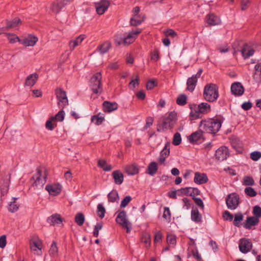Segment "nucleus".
<instances>
[{"mask_svg":"<svg viewBox=\"0 0 261 261\" xmlns=\"http://www.w3.org/2000/svg\"><path fill=\"white\" fill-rule=\"evenodd\" d=\"M177 120V113L175 111L166 113L158 121L157 131L164 132L172 129L176 123Z\"/></svg>","mask_w":261,"mask_h":261,"instance_id":"f257e3e1","label":"nucleus"},{"mask_svg":"<svg viewBox=\"0 0 261 261\" xmlns=\"http://www.w3.org/2000/svg\"><path fill=\"white\" fill-rule=\"evenodd\" d=\"M191 112L190 118L191 120L201 118L202 116L211 112V106L206 102H202L198 105H192L190 106Z\"/></svg>","mask_w":261,"mask_h":261,"instance_id":"f03ea898","label":"nucleus"},{"mask_svg":"<svg viewBox=\"0 0 261 261\" xmlns=\"http://www.w3.org/2000/svg\"><path fill=\"white\" fill-rule=\"evenodd\" d=\"M222 121L218 119L210 118L200 121L199 127L207 133L215 134L221 127Z\"/></svg>","mask_w":261,"mask_h":261,"instance_id":"7ed1b4c3","label":"nucleus"},{"mask_svg":"<svg viewBox=\"0 0 261 261\" xmlns=\"http://www.w3.org/2000/svg\"><path fill=\"white\" fill-rule=\"evenodd\" d=\"M219 97L218 87L216 84H209L205 86L203 90V97L208 102L216 101Z\"/></svg>","mask_w":261,"mask_h":261,"instance_id":"20e7f679","label":"nucleus"},{"mask_svg":"<svg viewBox=\"0 0 261 261\" xmlns=\"http://www.w3.org/2000/svg\"><path fill=\"white\" fill-rule=\"evenodd\" d=\"M47 174L45 172L42 173L40 169L37 168L36 173L31 179L32 186L35 188L40 189L46 182Z\"/></svg>","mask_w":261,"mask_h":261,"instance_id":"39448f33","label":"nucleus"},{"mask_svg":"<svg viewBox=\"0 0 261 261\" xmlns=\"http://www.w3.org/2000/svg\"><path fill=\"white\" fill-rule=\"evenodd\" d=\"M101 79V73L97 72L90 79V87L93 92L95 94H100L102 93Z\"/></svg>","mask_w":261,"mask_h":261,"instance_id":"423d86ee","label":"nucleus"},{"mask_svg":"<svg viewBox=\"0 0 261 261\" xmlns=\"http://www.w3.org/2000/svg\"><path fill=\"white\" fill-rule=\"evenodd\" d=\"M116 221L123 228L126 229L127 233L130 232L132 224L127 219L126 213L125 211H121L118 213L116 218Z\"/></svg>","mask_w":261,"mask_h":261,"instance_id":"0eeeda50","label":"nucleus"},{"mask_svg":"<svg viewBox=\"0 0 261 261\" xmlns=\"http://www.w3.org/2000/svg\"><path fill=\"white\" fill-rule=\"evenodd\" d=\"M227 207L230 210H235L239 204V197L236 193L229 194L226 198Z\"/></svg>","mask_w":261,"mask_h":261,"instance_id":"6e6552de","label":"nucleus"},{"mask_svg":"<svg viewBox=\"0 0 261 261\" xmlns=\"http://www.w3.org/2000/svg\"><path fill=\"white\" fill-rule=\"evenodd\" d=\"M202 72V69L200 68L196 74L193 75L192 77L188 79L187 81V90L191 92L194 91L197 84V79L200 77Z\"/></svg>","mask_w":261,"mask_h":261,"instance_id":"1a4fd4ad","label":"nucleus"},{"mask_svg":"<svg viewBox=\"0 0 261 261\" xmlns=\"http://www.w3.org/2000/svg\"><path fill=\"white\" fill-rule=\"evenodd\" d=\"M56 94L59 100L58 105L64 109L68 105V100L66 96V93L61 89H57Z\"/></svg>","mask_w":261,"mask_h":261,"instance_id":"9d476101","label":"nucleus"},{"mask_svg":"<svg viewBox=\"0 0 261 261\" xmlns=\"http://www.w3.org/2000/svg\"><path fill=\"white\" fill-rule=\"evenodd\" d=\"M73 0H58L56 2L53 3L51 4L50 9L51 11L55 13H58L65 6L69 4Z\"/></svg>","mask_w":261,"mask_h":261,"instance_id":"9b49d317","label":"nucleus"},{"mask_svg":"<svg viewBox=\"0 0 261 261\" xmlns=\"http://www.w3.org/2000/svg\"><path fill=\"white\" fill-rule=\"evenodd\" d=\"M240 251L243 253L249 252L252 248V244L248 239L243 238L240 241L239 243Z\"/></svg>","mask_w":261,"mask_h":261,"instance_id":"f8f14e48","label":"nucleus"},{"mask_svg":"<svg viewBox=\"0 0 261 261\" xmlns=\"http://www.w3.org/2000/svg\"><path fill=\"white\" fill-rule=\"evenodd\" d=\"M229 154L228 148L226 146H222L216 151L215 155L217 160L223 161L227 159Z\"/></svg>","mask_w":261,"mask_h":261,"instance_id":"ddd939ff","label":"nucleus"},{"mask_svg":"<svg viewBox=\"0 0 261 261\" xmlns=\"http://www.w3.org/2000/svg\"><path fill=\"white\" fill-rule=\"evenodd\" d=\"M141 32L142 30L139 28L129 32L127 36L124 37L123 44L126 45L132 43L135 41L137 35L141 33Z\"/></svg>","mask_w":261,"mask_h":261,"instance_id":"4468645a","label":"nucleus"},{"mask_svg":"<svg viewBox=\"0 0 261 261\" xmlns=\"http://www.w3.org/2000/svg\"><path fill=\"white\" fill-rule=\"evenodd\" d=\"M10 184V176L8 175L0 177V190L3 195H5L8 191Z\"/></svg>","mask_w":261,"mask_h":261,"instance_id":"2eb2a0df","label":"nucleus"},{"mask_svg":"<svg viewBox=\"0 0 261 261\" xmlns=\"http://www.w3.org/2000/svg\"><path fill=\"white\" fill-rule=\"evenodd\" d=\"M45 190L50 195L57 196L62 191V186L60 184H48L45 187Z\"/></svg>","mask_w":261,"mask_h":261,"instance_id":"dca6fc26","label":"nucleus"},{"mask_svg":"<svg viewBox=\"0 0 261 261\" xmlns=\"http://www.w3.org/2000/svg\"><path fill=\"white\" fill-rule=\"evenodd\" d=\"M110 3L108 0H101L95 4L96 11L99 15L103 14L110 7Z\"/></svg>","mask_w":261,"mask_h":261,"instance_id":"f3484780","label":"nucleus"},{"mask_svg":"<svg viewBox=\"0 0 261 261\" xmlns=\"http://www.w3.org/2000/svg\"><path fill=\"white\" fill-rule=\"evenodd\" d=\"M231 92L236 96H241L244 92V88L240 82H235L231 86Z\"/></svg>","mask_w":261,"mask_h":261,"instance_id":"a211bd4d","label":"nucleus"},{"mask_svg":"<svg viewBox=\"0 0 261 261\" xmlns=\"http://www.w3.org/2000/svg\"><path fill=\"white\" fill-rule=\"evenodd\" d=\"M170 142H167L164 148L161 151L159 158V161L161 164L164 163L166 159L169 156L170 154Z\"/></svg>","mask_w":261,"mask_h":261,"instance_id":"6ab92c4d","label":"nucleus"},{"mask_svg":"<svg viewBox=\"0 0 261 261\" xmlns=\"http://www.w3.org/2000/svg\"><path fill=\"white\" fill-rule=\"evenodd\" d=\"M38 41L36 36L30 35L27 38L21 40L20 43L25 46H33Z\"/></svg>","mask_w":261,"mask_h":261,"instance_id":"aec40b11","label":"nucleus"},{"mask_svg":"<svg viewBox=\"0 0 261 261\" xmlns=\"http://www.w3.org/2000/svg\"><path fill=\"white\" fill-rule=\"evenodd\" d=\"M208 181V178L206 174L201 173L198 172L195 173L194 181L197 184H203L206 183Z\"/></svg>","mask_w":261,"mask_h":261,"instance_id":"412c9836","label":"nucleus"},{"mask_svg":"<svg viewBox=\"0 0 261 261\" xmlns=\"http://www.w3.org/2000/svg\"><path fill=\"white\" fill-rule=\"evenodd\" d=\"M102 106L104 112H111L118 109V104L115 102L105 101L103 102Z\"/></svg>","mask_w":261,"mask_h":261,"instance_id":"4be33fe9","label":"nucleus"},{"mask_svg":"<svg viewBox=\"0 0 261 261\" xmlns=\"http://www.w3.org/2000/svg\"><path fill=\"white\" fill-rule=\"evenodd\" d=\"M145 18L144 15H133V16L130 19V25L134 27L138 26L144 21Z\"/></svg>","mask_w":261,"mask_h":261,"instance_id":"5701e85b","label":"nucleus"},{"mask_svg":"<svg viewBox=\"0 0 261 261\" xmlns=\"http://www.w3.org/2000/svg\"><path fill=\"white\" fill-rule=\"evenodd\" d=\"M259 219L255 217H248L245 223L244 224V227L246 229H249L252 226H255L258 224Z\"/></svg>","mask_w":261,"mask_h":261,"instance_id":"b1692460","label":"nucleus"},{"mask_svg":"<svg viewBox=\"0 0 261 261\" xmlns=\"http://www.w3.org/2000/svg\"><path fill=\"white\" fill-rule=\"evenodd\" d=\"M38 79V74L37 73L31 74L26 78L24 85L25 86L32 87L36 84Z\"/></svg>","mask_w":261,"mask_h":261,"instance_id":"393cba45","label":"nucleus"},{"mask_svg":"<svg viewBox=\"0 0 261 261\" xmlns=\"http://www.w3.org/2000/svg\"><path fill=\"white\" fill-rule=\"evenodd\" d=\"M125 171L127 174L134 175L139 173V168L138 166L136 164L127 165L125 167Z\"/></svg>","mask_w":261,"mask_h":261,"instance_id":"a878e982","label":"nucleus"},{"mask_svg":"<svg viewBox=\"0 0 261 261\" xmlns=\"http://www.w3.org/2000/svg\"><path fill=\"white\" fill-rule=\"evenodd\" d=\"M191 218L196 223H201L202 222V216L199 213L197 208H193L192 210Z\"/></svg>","mask_w":261,"mask_h":261,"instance_id":"bb28decb","label":"nucleus"},{"mask_svg":"<svg viewBox=\"0 0 261 261\" xmlns=\"http://www.w3.org/2000/svg\"><path fill=\"white\" fill-rule=\"evenodd\" d=\"M207 22L210 25H216L220 24L221 19L219 17L214 14H210L207 15Z\"/></svg>","mask_w":261,"mask_h":261,"instance_id":"cd10ccee","label":"nucleus"},{"mask_svg":"<svg viewBox=\"0 0 261 261\" xmlns=\"http://www.w3.org/2000/svg\"><path fill=\"white\" fill-rule=\"evenodd\" d=\"M112 176L116 184L121 185L123 182L124 176L120 170L114 171L112 173Z\"/></svg>","mask_w":261,"mask_h":261,"instance_id":"c85d7f7f","label":"nucleus"},{"mask_svg":"<svg viewBox=\"0 0 261 261\" xmlns=\"http://www.w3.org/2000/svg\"><path fill=\"white\" fill-rule=\"evenodd\" d=\"M203 131L201 129H199L193 133H192L189 137V140L191 143H195L197 142L198 141L200 140L202 138L203 136Z\"/></svg>","mask_w":261,"mask_h":261,"instance_id":"c756f323","label":"nucleus"},{"mask_svg":"<svg viewBox=\"0 0 261 261\" xmlns=\"http://www.w3.org/2000/svg\"><path fill=\"white\" fill-rule=\"evenodd\" d=\"M241 51L244 58L247 59L253 55L254 50L247 44H245Z\"/></svg>","mask_w":261,"mask_h":261,"instance_id":"7c9ffc66","label":"nucleus"},{"mask_svg":"<svg viewBox=\"0 0 261 261\" xmlns=\"http://www.w3.org/2000/svg\"><path fill=\"white\" fill-rule=\"evenodd\" d=\"M85 38V35L82 34L80 35L79 36L76 38L75 39L70 41L69 45L70 49L73 50L76 46H77L82 42V41L84 40Z\"/></svg>","mask_w":261,"mask_h":261,"instance_id":"2f4dec72","label":"nucleus"},{"mask_svg":"<svg viewBox=\"0 0 261 261\" xmlns=\"http://www.w3.org/2000/svg\"><path fill=\"white\" fill-rule=\"evenodd\" d=\"M47 221L50 225H55L56 224H61L63 222V219L60 215L55 214L48 217Z\"/></svg>","mask_w":261,"mask_h":261,"instance_id":"473e14b6","label":"nucleus"},{"mask_svg":"<svg viewBox=\"0 0 261 261\" xmlns=\"http://www.w3.org/2000/svg\"><path fill=\"white\" fill-rule=\"evenodd\" d=\"M111 47V43L110 41H107L103 42L102 44L99 45L97 50L101 54H104L107 53Z\"/></svg>","mask_w":261,"mask_h":261,"instance_id":"72a5a7b5","label":"nucleus"},{"mask_svg":"<svg viewBox=\"0 0 261 261\" xmlns=\"http://www.w3.org/2000/svg\"><path fill=\"white\" fill-rule=\"evenodd\" d=\"M21 20L19 18H15L12 20H7L6 24L8 29L15 28L21 24Z\"/></svg>","mask_w":261,"mask_h":261,"instance_id":"f704fd0d","label":"nucleus"},{"mask_svg":"<svg viewBox=\"0 0 261 261\" xmlns=\"http://www.w3.org/2000/svg\"><path fill=\"white\" fill-rule=\"evenodd\" d=\"M158 169L157 163L154 162H151L147 167V173L151 176L154 175Z\"/></svg>","mask_w":261,"mask_h":261,"instance_id":"c9c22d12","label":"nucleus"},{"mask_svg":"<svg viewBox=\"0 0 261 261\" xmlns=\"http://www.w3.org/2000/svg\"><path fill=\"white\" fill-rule=\"evenodd\" d=\"M41 242L39 240L31 242L30 244L31 250L34 252H37L38 250L41 251Z\"/></svg>","mask_w":261,"mask_h":261,"instance_id":"e433bc0d","label":"nucleus"},{"mask_svg":"<svg viewBox=\"0 0 261 261\" xmlns=\"http://www.w3.org/2000/svg\"><path fill=\"white\" fill-rule=\"evenodd\" d=\"M97 165L105 171H110L112 169V166L109 164H107L106 161L105 160H99L98 161Z\"/></svg>","mask_w":261,"mask_h":261,"instance_id":"4c0bfd02","label":"nucleus"},{"mask_svg":"<svg viewBox=\"0 0 261 261\" xmlns=\"http://www.w3.org/2000/svg\"><path fill=\"white\" fill-rule=\"evenodd\" d=\"M108 198L109 202H114L119 199V195L117 191L113 190L108 195Z\"/></svg>","mask_w":261,"mask_h":261,"instance_id":"58836bf2","label":"nucleus"},{"mask_svg":"<svg viewBox=\"0 0 261 261\" xmlns=\"http://www.w3.org/2000/svg\"><path fill=\"white\" fill-rule=\"evenodd\" d=\"M243 215L241 213H238L234 215V219L233 224L235 226L239 227L240 226V222L243 220Z\"/></svg>","mask_w":261,"mask_h":261,"instance_id":"ea45409f","label":"nucleus"},{"mask_svg":"<svg viewBox=\"0 0 261 261\" xmlns=\"http://www.w3.org/2000/svg\"><path fill=\"white\" fill-rule=\"evenodd\" d=\"M187 96L185 94H180L176 99V103L179 106H185L187 103Z\"/></svg>","mask_w":261,"mask_h":261,"instance_id":"a19ab883","label":"nucleus"},{"mask_svg":"<svg viewBox=\"0 0 261 261\" xmlns=\"http://www.w3.org/2000/svg\"><path fill=\"white\" fill-rule=\"evenodd\" d=\"M85 221V216L82 213H78L75 216V222L79 226L83 225Z\"/></svg>","mask_w":261,"mask_h":261,"instance_id":"79ce46f5","label":"nucleus"},{"mask_svg":"<svg viewBox=\"0 0 261 261\" xmlns=\"http://www.w3.org/2000/svg\"><path fill=\"white\" fill-rule=\"evenodd\" d=\"M13 201H11L9 205L8 210L11 212H15L17 211L19 208V205L16 203V198H13Z\"/></svg>","mask_w":261,"mask_h":261,"instance_id":"37998d69","label":"nucleus"},{"mask_svg":"<svg viewBox=\"0 0 261 261\" xmlns=\"http://www.w3.org/2000/svg\"><path fill=\"white\" fill-rule=\"evenodd\" d=\"M64 116L65 112L63 110H62L58 112L55 116L51 117V120L62 122L64 119Z\"/></svg>","mask_w":261,"mask_h":261,"instance_id":"c03bdc74","label":"nucleus"},{"mask_svg":"<svg viewBox=\"0 0 261 261\" xmlns=\"http://www.w3.org/2000/svg\"><path fill=\"white\" fill-rule=\"evenodd\" d=\"M58 252V249L57 246L56 242L54 241L50 246L49 250V253L50 256H57Z\"/></svg>","mask_w":261,"mask_h":261,"instance_id":"a18cd8bd","label":"nucleus"},{"mask_svg":"<svg viewBox=\"0 0 261 261\" xmlns=\"http://www.w3.org/2000/svg\"><path fill=\"white\" fill-rule=\"evenodd\" d=\"M190 193L191 187L183 188L177 190V195L180 196H182L184 195L190 196Z\"/></svg>","mask_w":261,"mask_h":261,"instance_id":"49530a36","label":"nucleus"},{"mask_svg":"<svg viewBox=\"0 0 261 261\" xmlns=\"http://www.w3.org/2000/svg\"><path fill=\"white\" fill-rule=\"evenodd\" d=\"M7 38L10 43H14L16 42L20 43L21 40L16 35L13 34H7Z\"/></svg>","mask_w":261,"mask_h":261,"instance_id":"de8ad7c7","label":"nucleus"},{"mask_svg":"<svg viewBox=\"0 0 261 261\" xmlns=\"http://www.w3.org/2000/svg\"><path fill=\"white\" fill-rule=\"evenodd\" d=\"M124 36L121 34H117L115 36L114 43L117 46L123 44Z\"/></svg>","mask_w":261,"mask_h":261,"instance_id":"09e8293b","label":"nucleus"},{"mask_svg":"<svg viewBox=\"0 0 261 261\" xmlns=\"http://www.w3.org/2000/svg\"><path fill=\"white\" fill-rule=\"evenodd\" d=\"M181 138L179 133H176L174 136L172 141V144L174 145H178L181 143Z\"/></svg>","mask_w":261,"mask_h":261,"instance_id":"8fccbe9b","label":"nucleus"},{"mask_svg":"<svg viewBox=\"0 0 261 261\" xmlns=\"http://www.w3.org/2000/svg\"><path fill=\"white\" fill-rule=\"evenodd\" d=\"M243 184L245 186H253L254 185V181L252 177L246 176L243 178Z\"/></svg>","mask_w":261,"mask_h":261,"instance_id":"3c124183","label":"nucleus"},{"mask_svg":"<svg viewBox=\"0 0 261 261\" xmlns=\"http://www.w3.org/2000/svg\"><path fill=\"white\" fill-rule=\"evenodd\" d=\"M167 242L169 245L175 246L176 243V236L172 234H169L167 236Z\"/></svg>","mask_w":261,"mask_h":261,"instance_id":"603ef678","label":"nucleus"},{"mask_svg":"<svg viewBox=\"0 0 261 261\" xmlns=\"http://www.w3.org/2000/svg\"><path fill=\"white\" fill-rule=\"evenodd\" d=\"M106 210L105 207L101 204H98L97 206V215L101 218H103L105 217Z\"/></svg>","mask_w":261,"mask_h":261,"instance_id":"864d4df0","label":"nucleus"},{"mask_svg":"<svg viewBox=\"0 0 261 261\" xmlns=\"http://www.w3.org/2000/svg\"><path fill=\"white\" fill-rule=\"evenodd\" d=\"M104 118L103 117H98V116L94 115L91 117V121L96 125L101 124Z\"/></svg>","mask_w":261,"mask_h":261,"instance_id":"5fc2aeb1","label":"nucleus"},{"mask_svg":"<svg viewBox=\"0 0 261 261\" xmlns=\"http://www.w3.org/2000/svg\"><path fill=\"white\" fill-rule=\"evenodd\" d=\"M245 194L250 197H254L257 195V193L253 188L250 187H247L245 189Z\"/></svg>","mask_w":261,"mask_h":261,"instance_id":"6e6d98bb","label":"nucleus"},{"mask_svg":"<svg viewBox=\"0 0 261 261\" xmlns=\"http://www.w3.org/2000/svg\"><path fill=\"white\" fill-rule=\"evenodd\" d=\"M150 58L151 60L154 62H156L160 59L159 51L158 49H155L151 53Z\"/></svg>","mask_w":261,"mask_h":261,"instance_id":"4d7b16f0","label":"nucleus"},{"mask_svg":"<svg viewBox=\"0 0 261 261\" xmlns=\"http://www.w3.org/2000/svg\"><path fill=\"white\" fill-rule=\"evenodd\" d=\"M191 254L197 260L201 261L202 258L200 254L198 253L197 248L193 249L191 250Z\"/></svg>","mask_w":261,"mask_h":261,"instance_id":"13d9d810","label":"nucleus"},{"mask_svg":"<svg viewBox=\"0 0 261 261\" xmlns=\"http://www.w3.org/2000/svg\"><path fill=\"white\" fill-rule=\"evenodd\" d=\"M163 217L168 220L169 221L171 220V213L170 211V210L169 207H164V211L163 215Z\"/></svg>","mask_w":261,"mask_h":261,"instance_id":"bf43d9fd","label":"nucleus"},{"mask_svg":"<svg viewBox=\"0 0 261 261\" xmlns=\"http://www.w3.org/2000/svg\"><path fill=\"white\" fill-rule=\"evenodd\" d=\"M102 227V223H98L94 226L93 236L95 237H98L99 235V230H100Z\"/></svg>","mask_w":261,"mask_h":261,"instance_id":"052dcab7","label":"nucleus"},{"mask_svg":"<svg viewBox=\"0 0 261 261\" xmlns=\"http://www.w3.org/2000/svg\"><path fill=\"white\" fill-rule=\"evenodd\" d=\"M261 158V152L259 151H254L251 153L250 158L254 161L258 160Z\"/></svg>","mask_w":261,"mask_h":261,"instance_id":"680f3d73","label":"nucleus"},{"mask_svg":"<svg viewBox=\"0 0 261 261\" xmlns=\"http://www.w3.org/2000/svg\"><path fill=\"white\" fill-rule=\"evenodd\" d=\"M253 214L255 217L258 218L261 217V208L258 205H256L253 207Z\"/></svg>","mask_w":261,"mask_h":261,"instance_id":"e2e57ef3","label":"nucleus"},{"mask_svg":"<svg viewBox=\"0 0 261 261\" xmlns=\"http://www.w3.org/2000/svg\"><path fill=\"white\" fill-rule=\"evenodd\" d=\"M131 200L132 197L130 196H126L122 200L120 204V207H125L129 203Z\"/></svg>","mask_w":261,"mask_h":261,"instance_id":"0e129e2a","label":"nucleus"},{"mask_svg":"<svg viewBox=\"0 0 261 261\" xmlns=\"http://www.w3.org/2000/svg\"><path fill=\"white\" fill-rule=\"evenodd\" d=\"M139 76L138 75H137L136 78L134 80H132L129 83V86L132 89H134L136 86L139 85Z\"/></svg>","mask_w":261,"mask_h":261,"instance_id":"69168bd1","label":"nucleus"},{"mask_svg":"<svg viewBox=\"0 0 261 261\" xmlns=\"http://www.w3.org/2000/svg\"><path fill=\"white\" fill-rule=\"evenodd\" d=\"M223 217L225 220L231 221L233 216L229 212L226 211L224 212Z\"/></svg>","mask_w":261,"mask_h":261,"instance_id":"338daca9","label":"nucleus"},{"mask_svg":"<svg viewBox=\"0 0 261 261\" xmlns=\"http://www.w3.org/2000/svg\"><path fill=\"white\" fill-rule=\"evenodd\" d=\"M163 235L160 231L156 232L154 235V243H160L162 241Z\"/></svg>","mask_w":261,"mask_h":261,"instance_id":"774afa93","label":"nucleus"}]
</instances>
